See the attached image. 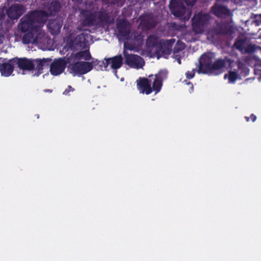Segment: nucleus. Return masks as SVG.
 Returning a JSON list of instances; mask_svg holds the SVG:
<instances>
[{"instance_id": "nucleus-1", "label": "nucleus", "mask_w": 261, "mask_h": 261, "mask_svg": "<svg viewBox=\"0 0 261 261\" xmlns=\"http://www.w3.org/2000/svg\"><path fill=\"white\" fill-rule=\"evenodd\" d=\"M47 14L44 10L29 12L20 20L18 28L24 33L22 42L25 44L37 43L41 35V27L47 20Z\"/></svg>"}, {"instance_id": "nucleus-2", "label": "nucleus", "mask_w": 261, "mask_h": 261, "mask_svg": "<svg viewBox=\"0 0 261 261\" xmlns=\"http://www.w3.org/2000/svg\"><path fill=\"white\" fill-rule=\"evenodd\" d=\"M210 20V16L207 14L199 12L192 18V27L196 34H201L207 29Z\"/></svg>"}, {"instance_id": "nucleus-3", "label": "nucleus", "mask_w": 261, "mask_h": 261, "mask_svg": "<svg viewBox=\"0 0 261 261\" xmlns=\"http://www.w3.org/2000/svg\"><path fill=\"white\" fill-rule=\"evenodd\" d=\"M70 73L73 75L81 76L90 72L92 69L91 63L86 61L71 62L68 65Z\"/></svg>"}, {"instance_id": "nucleus-4", "label": "nucleus", "mask_w": 261, "mask_h": 261, "mask_svg": "<svg viewBox=\"0 0 261 261\" xmlns=\"http://www.w3.org/2000/svg\"><path fill=\"white\" fill-rule=\"evenodd\" d=\"M199 73L205 74H212V53L210 51L202 54L199 60L198 69Z\"/></svg>"}, {"instance_id": "nucleus-5", "label": "nucleus", "mask_w": 261, "mask_h": 261, "mask_svg": "<svg viewBox=\"0 0 261 261\" xmlns=\"http://www.w3.org/2000/svg\"><path fill=\"white\" fill-rule=\"evenodd\" d=\"M80 27L85 30V27H92L98 25L94 12L88 10H82L80 12Z\"/></svg>"}, {"instance_id": "nucleus-6", "label": "nucleus", "mask_w": 261, "mask_h": 261, "mask_svg": "<svg viewBox=\"0 0 261 261\" xmlns=\"http://www.w3.org/2000/svg\"><path fill=\"white\" fill-rule=\"evenodd\" d=\"M70 63L67 58L55 59L50 65V72L51 75L57 76L62 73L67 65Z\"/></svg>"}, {"instance_id": "nucleus-7", "label": "nucleus", "mask_w": 261, "mask_h": 261, "mask_svg": "<svg viewBox=\"0 0 261 261\" xmlns=\"http://www.w3.org/2000/svg\"><path fill=\"white\" fill-rule=\"evenodd\" d=\"M169 8L172 14L180 19L185 18V14L187 11L186 7L177 0H171Z\"/></svg>"}, {"instance_id": "nucleus-8", "label": "nucleus", "mask_w": 261, "mask_h": 261, "mask_svg": "<svg viewBox=\"0 0 261 261\" xmlns=\"http://www.w3.org/2000/svg\"><path fill=\"white\" fill-rule=\"evenodd\" d=\"M153 75H149V78L139 77L137 81V87L138 90L141 93H145L146 95L150 94L152 92L151 79L153 78Z\"/></svg>"}, {"instance_id": "nucleus-9", "label": "nucleus", "mask_w": 261, "mask_h": 261, "mask_svg": "<svg viewBox=\"0 0 261 261\" xmlns=\"http://www.w3.org/2000/svg\"><path fill=\"white\" fill-rule=\"evenodd\" d=\"M124 57L125 63L131 68L139 69L144 65L143 59L138 55L125 54Z\"/></svg>"}, {"instance_id": "nucleus-10", "label": "nucleus", "mask_w": 261, "mask_h": 261, "mask_svg": "<svg viewBox=\"0 0 261 261\" xmlns=\"http://www.w3.org/2000/svg\"><path fill=\"white\" fill-rule=\"evenodd\" d=\"M11 62H13L15 66L22 70L31 71L34 69L35 64L33 60L26 58H14L11 59Z\"/></svg>"}, {"instance_id": "nucleus-11", "label": "nucleus", "mask_w": 261, "mask_h": 261, "mask_svg": "<svg viewBox=\"0 0 261 261\" xmlns=\"http://www.w3.org/2000/svg\"><path fill=\"white\" fill-rule=\"evenodd\" d=\"M140 25L144 30H150L155 27L156 21L151 13H146L140 16Z\"/></svg>"}, {"instance_id": "nucleus-12", "label": "nucleus", "mask_w": 261, "mask_h": 261, "mask_svg": "<svg viewBox=\"0 0 261 261\" xmlns=\"http://www.w3.org/2000/svg\"><path fill=\"white\" fill-rule=\"evenodd\" d=\"M175 41V40L174 39L160 40L159 45L156 50V55L159 54L160 52H161L163 56L170 55L172 52V46Z\"/></svg>"}, {"instance_id": "nucleus-13", "label": "nucleus", "mask_w": 261, "mask_h": 261, "mask_svg": "<svg viewBox=\"0 0 261 261\" xmlns=\"http://www.w3.org/2000/svg\"><path fill=\"white\" fill-rule=\"evenodd\" d=\"M24 8L22 5L15 4L9 7L7 11V14L12 20L17 19L24 13Z\"/></svg>"}, {"instance_id": "nucleus-14", "label": "nucleus", "mask_w": 261, "mask_h": 261, "mask_svg": "<svg viewBox=\"0 0 261 261\" xmlns=\"http://www.w3.org/2000/svg\"><path fill=\"white\" fill-rule=\"evenodd\" d=\"M233 33L232 27L226 22L217 23L216 26L213 27V34L231 35Z\"/></svg>"}, {"instance_id": "nucleus-15", "label": "nucleus", "mask_w": 261, "mask_h": 261, "mask_svg": "<svg viewBox=\"0 0 261 261\" xmlns=\"http://www.w3.org/2000/svg\"><path fill=\"white\" fill-rule=\"evenodd\" d=\"M166 71L161 70L155 75L152 82V87H151L152 91H155V93H157L161 91L163 78L166 76Z\"/></svg>"}, {"instance_id": "nucleus-16", "label": "nucleus", "mask_w": 261, "mask_h": 261, "mask_svg": "<svg viewBox=\"0 0 261 261\" xmlns=\"http://www.w3.org/2000/svg\"><path fill=\"white\" fill-rule=\"evenodd\" d=\"M91 56L89 50L79 51L75 54L72 53L70 57H68V61L71 62L80 61L82 59L89 61L91 59Z\"/></svg>"}, {"instance_id": "nucleus-17", "label": "nucleus", "mask_w": 261, "mask_h": 261, "mask_svg": "<svg viewBox=\"0 0 261 261\" xmlns=\"http://www.w3.org/2000/svg\"><path fill=\"white\" fill-rule=\"evenodd\" d=\"M106 65H110L111 68L115 70L119 69L123 64V58L121 55L115 56L112 58H105ZM116 72V71H115Z\"/></svg>"}, {"instance_id": "nucleus-18", "label": "nucleus", "mask_w": 261, "mask_h": 261, "mask_svg": "<svg viewBox=\"0 0 261 261\" xmlns=\"http://www.w3.org/2000/svg\"><path fill=\"white\" fill-rule=\"evenodd\" d=\"M218 3L216 2L213 6V14L221 18H225L228 16L230 14L229 9L227 7L220 5Z\"/></svg>"}, {"instance_id": "nucleus-19", "label": "nucleus", "mask_w": 261, "mask_h": 261, "mask_svg": "<svg viewBox=\"0 0 261 261\" xmlns=\"http://www.w3.org/2000/svg\"><path fill=\"white\" fill-rule=\"evenodd\" d=\"M11 61L10 59L8 62L0 63V72L2 76L8 77L13 73L15 64Z\"/></svg>"}, {"instance_id": "nucleus-20", "label": "nucleus", "mask_w": 261, "mask_h": 261, "mask_svg": "<svg viewBox=\"0 0 261 261\" xmlns=\"http://www.w3.org/2000/svg\"><path fill=\"white\" fill-rule=\"evenodd\" d=\"M62 24L58 19H50L47 24V29L53 35H57L60 31Z\"/></svg>"}, {"instance_id": "nucleus-21", "label": "nucleus", "mask_w": 261, "mask_h": 261, "mask_svg": "<svg viewBox=\"0 0 261 261\" xmlns=\"http://www.w3.org/2000/svg\"><path fill=\"white\" fill-rule=\"evenodd\" d=\"M96 15V19L98 24L103 23H110V16L106 10H102L97 12H94Z\"/></svg>"}, {"instance_id": "nucleus-22", "label": "nucleus", "mask_w": 261, "mask_h": 261, "mask_svg": "<svg viewBox=\"0 0 261 261\" xmlns=\"http://www.w3.org/2000/svg\"><path fill=\"white\" fill-rule=\"evenodd\" d=\"M117 28L120 36L122 37H127L130 34V30L128 27V22L123 20L118 22Z\"/></svg>"}, {"instance_id": "nucleus-23", "label": "nucleus", "mask_w": 261, "mask_h": 261, "mask_svg": "<svg viewBox=\"0 0 261 261\" xmlns=\"http://www.w3.org/2000/svg\"><path fill=\"white\" fill-rule=\"evenodd\" d=\"M61 8L60 3L57 0L49 3L47 5V11H45L48 15L47 19L50 16L55 15L57 12H59Z\"/></svg>"}, {"instance_id": "nucleus-24", "label": "nucleus", "mask_w": 261, "mask_h": 261, "mask_svg": "<svg viewBox=\"0 0 261 261\" xmlns=\"http://www.w3.org/2000/svg\"><path fill=\"white\" fill-rule=\"evenodd\" d=\"M159 37L155 35H149L146 39V45L148 48L153 49L154 47L158 48L159 45Z\"/></svg>"}, {"instance_id": "nucleus-25", "label": "nucleus", "mask_w": 261, "mask_h": 261, "mask_svg": "<svg viewBox=\"0 0 261 261\" xmlns=\"http://www.w3.org/2000/svg\"><path fill=\"white\" fill-rule=\"evenodd\" d=\"M90 35L87 33H82L78 35L75 38L76 45L80 47H84L89 42Z\"/></svg>"}, {"instance_id": "nucleus-26", "label": "nucleus", "mask_w": 261, "mask_h": 261, "mask_svg": "<svg viewBox=\"0 0 261 261\" xmlns=\"http://www.w3.org/2000/svg\"><path fill=\"white\" fill-rule=\"evenodd\" d=\"M33 61L35 64L36 70H37L38 72H41L44 67H47L49 65L51 59L43 58V59H35L33 60Z\"/></svg>"}, {"instance_id": "nucleus-27", "label": "nucleus", "mask_w": 261, "mask_h": 261, "mask_svg": "<svg viewBox=\"0 0 261 261\" xmlns=\"http://www.w3.org/2000/svg\"><path fill=\"white\" fill-rule=\"evenodd\" d=\"M247 42V38L244 36H239L236 39L233 47L243 52L245 48L244 46L246 45Z\"/></svg>"}, {"instance_id": "nucleus-28", "label": "nucleus", "mask_w": 261, "mask_h": 261, "mask_svg": "<svg viewBox=\"0 0 261 261\" xmlns=\"http://www.w3.org/2000/svg\"><path fill=\"white\" fill-rule=\"evenodd\" d=\"M106 60L99 61L97 59H92L90 62L92 66V68H94L96 70H107L108 66L106 65Z\"/></svg>"}, {"instance_id": "nucleus-29", "label": "nucleus", "mask_w": 261, "mask_h": 261, "mask_svg": "<svg viewBox=\"0 0 261 261\" xmlns=\"http://www.w3.org/2000/svg\"><path fill=\"white\" fill-rule=\"evenodd\" d=\"M228 75V79L229 81V83H233L236 80L238 79L239 75L237 72L233 71H230L229 72L228 74H225L224 75V79H226Z\"/></svg>"}, {"instance_id": "nucleus-30", "label": "nucleus", "mask_w": 261, "mask_h": 261, "mask_svg": "<svg viewBox=\"0 0 261 261\" xmlns=\"http://www.w3.org/2000/svg\"><path fill=\"white\" fill-rule=\"evenodd\" d=\"M225 66V62L223 60H219L213 62V74L217 70L220 69Z\"/></svg>"}, {"instance_id": "nucleus-31", "label": "nucleus", "mask_w": 261, "mask_h": 261, "mask_svg": "<svg viewBox=\"0 0 261 261\" xmlns=\"http://www.w3.org/2000/svg\"><path fill=\"white\" fill-rule=\"evenodd\" d=\"M259 46L250 44L245 47L243 52L246 54H252L254 53L256 49H258Z\"/></svg>"}, {"instance_id": "nucleus-32", "label": "nucleus", "mask_w": 261, "mask_h": 261, "mask_svg": "<svg viewBox=\"0 0 261 261\" xmlns=\"http://www.w3.org/2000/svg\"><path fill=\"white\" fill-rule=\"evenodd\" d=\"M185 44L184 43H180L179 41L177 42L175 46L174 47L173 52L174 53H176L179 52V51L184 49Z\"/></svg>"}, {"instance_id": "nucleus-33", "label": "nucleus", "mask_w": 261, "mask_h": 261, "mask_svg": "<svg viewBox=\"0 0 261 261\" xmlns=\"http://www.w3.org/2000/svg\"><path fill=\"white\" fill-rule=\"evenodd\" d=\"M195 74V69H193L192 71H188L186 73V77L188 79H191L194 77Z\"/></svg>"}, {"instance_id": "nucleus-34", "label": "nucleus", "mask_w": 261, "mask_h": 261, "mask_svg": "<svg viewBox=\"0 0 261 261\" xmlns=\"http://www.w3.org/2000/svg\"><path fill=\"white\" fill-rule=\"evenodd\" d=\"M74 90L75 89L71 86H68L67 88L64 90L63 94L65 95H70L69 93L70 92H73Z\"/></svg>"}, {"instance_id": "nucleus-35", "label": "nucleus", "mask_w": 261, "mask_h": 261, "mask_svg": "<svg viewBox=\"0 0 261 261\" xmlns=\"http://www.w3.org/2000/svg\"><path fill=\"white\" fill-rule=\"evenodd\" d=\"M238 68L241 70H244V71H248V69L246 67V65L241 63L239 62L238 64Z\"/></svg>"}, {"instance_id": "nucleus-36", "label": "nucleus", "mask_w": 261, "mask_h": 261, "mask_svg": "<svg viewBox=\"0 0 261 261\" xmlns=\"http://www.w3.org/2000/svg\"><path fill=\"white\" fill-rule=\"evenodd\" d=\"M245 119H246L247 122H249L250 119H251L252 122H254L256 120V116L255 115H254L253 114H252L250 115V117H247V116H245Z\"/></svg>"}, {"instance_id": "nucleus-37", "label": "nucleus", "mask_w": 261, "mask_h": 261, "mask_svg": "<svg viewBox=\"0 0 261 261\" xmlns=\"http://www.w3.org/2000/svg\"><path fill=\"white\" fill-rule=\"evenodd\" d=\"M255 23L258 25L261 24V14L259 15H256L255 16Z\"/></svg>"}, {"instance_id": "nucleus-38", "label": "nucleus", "mask_w": 261, "mask_h": 261, "mask_svg": "<svg viewBox=\"0 0 261 261\" xmlns=\"http://www.w3.org/2000/svg\"><path fill=\"white\" fill-rule=\"evenodd\" d=\"M227 1H228V0H216V2L219 3Z\"/></svg>"}, {"instance_id": "nucleus-39", "label": "nucleus", "mask_w": 261, "mask_h": 261, "mask_svg": "<svg viewBox=\"0 0 261 261\" xmlns=\"http://www.w3.org/2000/svg\"><path fill=\"white\" fill-rule=\"evenodd\" d=\"M3 42V38L2 36H0V44H2Z\"/></svg>"}, {"instance_id": "nucleus-40", "label": "nucleus", "mask_w": 261, "mask_h": 261, "mask_svg": "<svg viewBox=\"0 0 261 261\" xmlns=\"http://www.w3.org/2000/svg\"><path fill=\"white\" fill-rule=\"evenodd\" d=\"M178 63L179 64H181V61H180V59H178Z\"/></svg>"}, {"instance_id": "nucleus-41", "label": "nucleus", "mask_w": 261, "mask_h": 261, "mask_svg": "<svg viewBox=\"0 0 261 261\" xmlns=\"http://www.w3.org/2000/svg\"><path fill=\"white\" fill-rule=\"evenodd\" d=\"M259 75H260L259 79L261 80V70H260Z\"/></svg>"}, {"instance_id": "nucleus-42", "label": "nucleus", "mask_w": 261, "mask_h": 261, "mask_svg": "<svg viewBox=\"0 0 261 261\" xmlns=\"http://www.w3.org/2000/svg\"><path fill=\"white\" fill-rule=\"evenodd\" d=\"M36 116L37 117V118L38 119L39 118V115L38 114H37Z\"/></svg>"}, {"instance_id": "nucleus-43", "label": "nucleus", "mask_w": 261, "mask_h": 261, "mask_svg": "<svg viewBox=\"0 0 261 261\" xmlns=\"http://www.w3.org/2000/svg\"><path fill=\"white\" fill-rule=\"evenodd\" d=\"M212 11V7L210 8V12H211Z\"/></svg>"}, {"instance_id": "nucleus-44", "label": "nucleus", "mask_w": 261, "mask_h": 261, "mask_svg": "<svg viewBox=\"0 0 261 261\" xmlns=\"http://www.w3.org/2000/svg\"><path fill=\"white\" fill-rule=\"evenodd\" d=\"M258 49L260 50H261V46H259L258 47Z\"/></svg>"}, {"instance_id": "nucleus-45", "label": "nucleus", "mask_w": 261, "mask_h": 261, "mask_svg": "<svg viewBox=\"0 0 261 261\" xmlns=\"http://www.w3.org/2000/svg\"><path fill=\"white\" fill-rule=\"evenodd\" d=\"M194 3H193V4H192L191 6H194Z\"/></svg>"}, {"instance_id": "nucleus-46", "label": "nucleus", "mask_w": 261, "mask_h": 261, "mask_svg": "<svg viewBox=\"0 0 261 261\" xmlns=\"http://www.w3.org/2000/svg\"><path fill=\"white\" fill-rule=\"evenodd\" d=\"M188 84H191L190 82H188Z\"/></svg>"}]
</instances>
